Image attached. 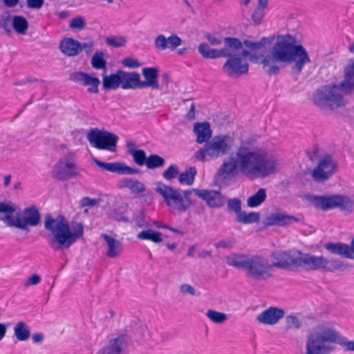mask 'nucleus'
Returning a JSON list of instances; mask_svg holds the SVG:
<instances>
[{
  "label": "nucleus",
  "instance_id": "obj_15",
  "mask_svg": "<svg viewBox=\"0 0 354 354\" xmlns=\"http://www.w3.org/2000/svg\"><path fill=\"white\" fill-rule=\"evenodd\" d=\"M41 214L38 208L35 205H31L24 209L21 217L20 213L17 212L15 223L12 225H14V227L29 231L28 227L37 226L41 223Z\"/></svg>",
  "mask_w": 354,
  "mask_h": 354
},
{
  "label": "nucleus",
  "instance_id": "obj_16",
  "mask_svg": "<svg viewBox=\"0 0 354 354\" xmlns=\"http://www.w3.org/2000/svg\"><path fill=\"white\" fill-rule=\"evenodd\" d=\"M299 221L300 218L298 217L289 215L284 211L277 210L267 216L264 218L263 224L266 227L270 226L288 227Z\"/></svg>",
  "mask_w": 354,
  "mask_h": 354
},
{
  "label": "nucleus",
  "instance_id": "obj_44",
  "mask_svg": "<svg viewBox=\"0 0 354 354\" xmlns=\"http://www.w3.org/2000/svg\"><path fill=\"white\" fill-rule=\"evenodd\" d=\"M12 17L9 11L2 13L0 17V27L3 28L8 34L12 32Z\"/></svg>",
  "mask_w": 354,
  "mask_h": 354
},
{
  "label": "nucleus",
  "instance_id": "obj_29",
  "mask_svg": "<svg viewBox=\"0 0 354 354\" xmlns=\"http://www.w3.org/2000/svg\"><path fill=\"white\" fill-rule=\"evenodd\" d=\"M100 236L106 243V255L110 258H115L120 256L122 250L121 243L106 234H102Z\"/></svg>",
  "mask_w": 354,
  "mask_h": 354
},
{
  "label": "nucleus",
  "instance_id": "obj_13",
  "mask_svg": "<svg viewBox=\"0 0 354 354\" xmlns=\"http://www.w3.org/2000/svg\"><path fill=\"white\" fill-rule=\"evenodd\" d=\"M299 250L275 251L272 253V267L280 269L297 270L299 267Z\"/></svg>",
  "mask_w": 354,
  "mask_h": 354
},
{
  "label": "nucleus",
  "instance_id": "obj_57",
  "mask_svg": "<svg viewBox=\"0 0 354 354\" xmlns=\"http://www.w3.org/2000/svg\"><path fill=\"white\" fill-rule=\"evenodd\" d=\"M180 291L183 294H189L191 295H196L195 288L189 284L183 283L180 286Z\"/></svg>",
  "mask_w": 354,
  "mask_h": 354
},
{
  "label": "nucleus",
  "instance_id": "obj_11",
  "mask_svg": "<svg viewBox=\"0 0 354 354\" xmlns=\"http://www.w3.org/2000/svg\"><path fill=\"white\" fill-rule=\"evenodd\" d=\"M155 192L162 197L165 204L171 209L186 212V207L183 204L182 189L158 181L156 183Z\"/></svg>",
  "mask_w": 354,
  "mask_h": 354
},
{
  "label": "nucleus",
  "instance_id": "obj_34",
  "mask_svg": "<svg viewBox=\"0 0 354 354\" xmlns=\"http://www.w3.org/2000/svg\"><path fill=\"white\" fill-rule=\"evenodd\" d=\"M15 335L19 341H26L30 336V329L24 322H18L14 328Z\"/></svg>",
  "mask_w": 354,
  "mask_h": 354
},
{
  "label": "nucleus",
  "instance_id": "obj_36",
  "mask_svg": "<svg viewBox=\"0 0 354 354\" xmlns=\"http://www.w3.org/2000/svg\"><path fill=\"white\" fill-rule=\"evenodd\" d=\"M261 215L259 212H252L247 213L245 211H242L240 214L236 216V221L243 224H252L259 221Z\"/></svg>",
  "mask_w": 354,
  "mask_h": 354
},
{
  "label": "nucleus",
  "instance_id": "obj_23",
  "mask_svg": "<svg viewBox=\"0 0 354 354\" xmlns=\"http://www.w3.org/2000/svg\"><path fill=\"white\" fill-rule=\"evenodd\" d=\"M145 81L140 80L142 88L150 87L153 89H160L158 84V68L156 67H147L142 70Z\"/></svg>",
  "mask_w": 354,
  "mask_h": 354
},
{
  "label": "nucleus",
  "instance_id": "obj_14",
  "mask_svg": "<svg viewBox=\"0 0 354 354\" xmlns=\"http://www.w3.org/2000/svg\"><path fill=\"white\" fill-rule=\"evenodd\" d=\"M337 162L330 155H326L311 171V177L319 183L327 181L336 172Z\"/></svg>",
  "mask_w": 354,
  "mask_h": 354
},
{
  "label": "nucleus",
  "instance_id": "obj_54",
  "mask_svg": "<svg viewBox=\"0 0 354 354\" xmlns=\"http://www.w3.org/2000/svg\"><path fill=\"white\" fill-rule=\"evenodd\" d=\"M86 26V22L82 17H76L70 21L69 26L73 29L82 30Z\"/></svg>",
  "mask_w": 354,
  "mask_h": 354
},
{
  "label": "nucleus",
  "instance_id": "obj_37",
  "mask_svg": "<svg viewBox=\"0 0 354 354\" xmlns=\"http://www.w3.org/2000/svg\"><path fill=\"white\" fill-rule=\"evenodd\" d=\"M266 190L264 188L259 189L257 192L250 196L247 200V205L250 207H255L260 205L266 199Z\"/></svg>",
  "mask_w": 354,
  "mask_h": 354
},
{
  "label": "nucleus",
  "instance_id": "obj_6",
  "mask_svg": "<svg viewBox=\"0 0 354 354\" xmlns=\"http://www.w3.org/2000/svg\"><path fill=\"white\" fill-rule=\"evenodd\" d=\"M306 199L310 205L324 212L338 209L344 214H350L354 211V200L346 194H309Z\"/></svg>",
  "mask_w": 354,
  "mask_h": 354
},
{
  "label": "nucleus",
  "instance_id": "obj_63",
  "mask_svg": "<svg viewBox=\"0 0 354 354\" xmlns=\"http://www.w3.org/2000/svg\"><path fill=\"white\" fill-rule=\"evenodd\" d=\"M93 41L81 44L82 50L84 49L86 54H89L93 50Z\"/></svg>",
  "mask_w": 354,
  "mask_h": 354
},
{
  "label": "nucleus",
  "instance_id": "obj_41",
  "mask_svg": "<svg viewBox=\"0 0 354 354\" xmlns=\"http://www.w3.org/2000/svg\"><path fill=\"white\" fill-rule=\"evenodd\" d=\"M165 164V160L157 154H151L147 157L145 163L149 169H154L156 168L162 167Z\"/></svg>",
  "mask_w": 354,
  "mask_h": 354
},
{
  "label": "nucleus",
  "instance_id": "obj_1",
  "mask_svg": "<svg viewBox=\"0 0 354 354\" xmlns=\"http://www.w3.org/2000/svg\"><path fill=\"white\" fill-rule=\"evenodd\" d=\"M248 57L253 62L261 63L263 70L269 75L277 74L279 71V64H290L294 61L295 64L292 71L293 73L298 75L304 65L310 62L304 47L299 44L296 45L292 37L288 35L279 37L270 53L266 56L245 49L239 56L228 58L222 67L223 73L232 78L247 74L249 64L243 59Z\"/></svg>",
  "mask_w": 354,
  "mask_h": 354
},
{
  "label": "nucleus",
  "instance_id": "obj_48",
  "mask_svg": "<svg viewBox=\"0 0 354 354\" xmlns=\"http://www.w3.org/2000/svg\"><path fill=\"white\" fill-rule=\"evenodd\" d=\"M227 210L234 212L236 216L241 213V201L239 198H230L227 201Z\"/></svg>",
  "mask_w": 354,
  "mask_h": 354
},
{
  "label": "nucleus",
  "instance_id": "obj_56",
  "mask_svg": "<svg viewBox=\"0 0 354 354\" xmlns=\"http://www.w3.org/2000/svg\"><path fill=\"white\" fill-rule=\"evenodd\" d=\"M234 245V241L232 239H225L219 241L216 245V248H230Z\"/></svg>",
  "mask_w": 354,
  "mask_h": 354
},
{
  "label": "nucleus",
  "instance_id": "obj_33",
  "mask_svg": "<svg viewBox=\"0 0 354 354\" xmlns=\"http://www.w3.org/2000/svg\"><path fill=\"white\" fill-rule=\"evenodd\" d=\"M15 212L13 206L6 203H0V220L3 221L8 227H14L15 218L12 214Z\"/></svg>",
  "mask_w": 354,
  "mask_h": 354
},
{
  "label": "nucleus",
  "instance_id": "obj_52",
  "mask_svg": "<svg viewBox=\"0 0 354 354\" xmlns=\"http://www.w3.org/2000/svg\"><path fill=\"white\" fill-rule=\"evenodd\" d=\"M346 266L345 264L339 260H331L329 261V264L326 267L325 271L334 272L335 270H344Z\"/></svg>",
  "mask_w": 354,
  "mask_h": 354
},
{
  "label": "nucleus",
  "instance_id": "obj_19",
  "mask_svg": "<svg viewBox=\"0 0 354 354\" xmlns=\"http://www.w3.org/2000/svg\"><path fill=\"white\" fill-rule=\"evenodd\" d=\"M93 162L102 170L117 173L120 175H132L140 173L139 169L130 167L122 162H105L97 159H94Z\"/></svg>",
  "mask_w": 354,
  "mask_h": 354
},
{
  "label": "nucleus",
  "instance_id": "obj_9",
  "mask_svg": "<svg viewBox=\"0 0 354 354\" xmlns=\"http://www.w3.org/2000/svg\"><path fill=\"white\" fill-rule=\"evenodd\" d=\"M270 42L268 37H263L259 41L252 42L245 39L243 42L236 37H227L223 39L224 46L219 49L221 57H234L239 56L244 45L251 53L257 52L265 47L266 44Z\"/></svg>",
  "mask_w": 354,
  "mask_h": 354
},
{
  "label": "nucleus",
  "instance_id": "obj_38",
  "mask_svg": "<svg viewBox=\"0 0 354 354\" xmlns=\"http://www.w3.org/2000/svg\"><path fill=\"white\" fill-rule=\"evenodd\" d=\"M137 237L140 240H150L156 243L162 241V234L153 230H143L137 235Z\"/></svg>",
  "mask_w": 354,
  "mask_h": 354
},
{
  "label": "nucleus",
  "instance_id": "obj_10",
  "mask_svg": "<svg viewBox=\"0 0 354 354\" xmlns=\"http://www.w3.org/2000/svg\"><path fill=\"white\" fill-rule=\"evenodd\" d=\"M86 138L90 145L94 148L111 152L117 151L119 137L110 131L98 128H92L88 131Z\"/></svg>",
  "mask_w": 354,
  "mask_h": 354
},
{
  "label": "nucleus",
  "instance_id": "obj_35",
  "mask_svg": "<svg viewBox=\"0 0 354 354\" xmlns=\"http://www.w3.org/2000/svg\"><path fill=\"white\" fill-rule=\"evenodd\" d=\"M12 26L16 32L25 35L28 28V22L24 17L16 15L12 17Z\"/></svg>",
  "mask_w": 354,
  "mask_h": 354
},
{
  "label": "nucleus",
  "instance_id": "obj_46",
  "mask_svg": "<svg viewBox=\"0 0 354 354\" xmlns=\"http://www.w3.org/2000/svg\"><path fill=\"white\" fill-rule=\"evenodd\" d=\"M179 174L178 166L176 164L171 165L162 173V177L167 180H171L176 178Z\"/></svg>",
  "mask_w": 354,
  "mask_h": 354
},
{
  "label": "nucleus",
  "instance_id": "obj_3",
  "mask_svg": "<svg viewBox=\"0 0 354 354\" xmlns=\"http://www.w3.org/2000/svg\"><path fill=\"white\" fill-rule=\"evenodd\" d=\"M44 228L49 232L47 242L55 251L69 248L83 236L82 223L73 222L70 225L64 216L54 218L50 213L44 217Z\"/></svg>",
  "mask_w": 354,
  "mask_h": 354
},
{
  "label": "nucleus",
  "instance_id": "obj_24",
  "mask_svg": "<svg viewBox=\"0 0 354 354\" xmlns=\"http://www.w3.org/2000/svg\"><path fill=\"white\" fill-rule=\"evenodd\" d=\"M181 43L182 39L176 34H172L168 38L163 35H158L155 39L154 46L158 50H164L166 48L175 49Z\"/></svg>",
  "mask_w": 354,
  "mask_h": 354
},
{
  "label": "nucleus",
  "instance_id": "obj_39",
  "mask_svg": "<svg viewBox=\"0 0 354 354\" xmlns=\"http://www.w3.org/2000/svg\"><path fill=\"white\" fill-rule=\"evenodd\" d=\"M196 175V169L194 167H189L186 171L179 173L178 181L182 185H192Z\"/></svg>",
  "mask_w": 354,
  "mask_h": 354
},
{
  "label": "nucleus",
  "instance_id": "obj_30",
  "mask_svg": "<svg viewBox=\"0 0 354 354\" xmlns=\"http://www.w3.org/2000/svg\"><path fill=\"white\" fill-rule=\"evenodd\" d=\"M118 187L119 188H128L133 194H140L146 189V186L144 183L131 178H124L119 180Z\"/></svg>",
  "mask_w": 354,
  "mask_h": 354
},
{
  "label": "nucleus",
  "instance_id": "obj_7",
  "mask_svg": "<svg viewBox=\"0 0 354 354\" xmlns=\"http://www.w3.org/2000/svg\"><path fill=\"white\" fill-rule=\"evenodd\" d=\"M344 94L341 83L324 85L315 91L313 101L321 109L334 110L345 105Z\"/></svg>",
  "mask_w": 354,
  "mask_h": 354
},
{
  "label": "nucleus",
  "instance_id": "obj_64",
  "mask_svg": "<svg viewBox=\"0 0 354 354\" xmlns=\"http://www.w3.org/2000/svg\"><path fill=\"white\" fill-rule=\"evenodd\" d=\"M186 117L189 120L195 119V104L194 103L192 102L191 104L190 109H189L188 113H187Z\"/></svg>",
  "mask_w": 354,
  "mask_h": 354
},
{
  "label": "nucleus",
  "instance_id": "obj_31",
  "mask_svg": "<svg viewBox=\"0 0 354 354\" xmlns=\"http://www.w3.org/2000/svg\"><path fill=\"white\" fill-rule=\"evenodd\" d=\"M344 78L341 86L345 93H349L354 90V62L344 68Z\"/></svg>",
  "mask_w": 354,
  "mask_h": 354
},
{
  "label": "nucleus",
  "instance_id": "obj_26",
  "mask_svg": "<svg viewBox=\"0 0 354 354\" xmlns=\"http://www.w3.org/2000/svg\"><path fill=\"white\" fill-rule=\"evenodd\" d=\"M121 87L123 89L142 88L140 75L138 72H125L121 70Z\"/></svg>",
  "mask_w": 354,
  "mask_h": 354
},
{
  "label": "nucleus",
  "instance_id": "obj_55",
  "mask_svg": "<svg viewBox=\"0 0 354 354\" xmlns=\"http://www.w3.org/2000/svg\"><path fill=\"white\" fill-rule=\"evenodd\" d=\"M122 64L130 68H136L140 66V63L137 60L132 57H126L122 59Z\"/></svg>",
  "mask_w": 354,
  "mask_h": 354
},
{
  "label": "nucleus",
  "instance_id": "obj_5",
  "mask_svg": "<svg viewBox=\"0 0 354 354\" xmlns=\"http://www.w3.org/2000/svg\"><path fill=\"white\" fill-rule=\"evenodd\" d=\"M336 330L322 325L309 333L305 354H329L335 350Z\"/></svg>",
  "mask_w": 354,
  "mask_h": 354
},
{
  "label": "nucleus",
  "instance_id": "obj_28",
  "mask_svg": "<svg viewBox=\"0 0 354 354\" xmlns=\"http://www.w3.org/2000/svg\"><path fill=\"white\" fill-rule=\"evenodd\" d=\"M194 132L197 136L196 141L199 144L207 142L212 134L209 123L207 122L195 123L194 125Z\"/></svg>",
  "mask_w": 354,
  "mask_h": 354
},
{
  "label": "nucleus",
  "instance_id": "obj_53",
  "mask_svg": "<svg viewBox=\"0 0 354 354\" xmlns=\"http://www.w3.org/2000/svg\"><path fill=\"white\" fill-rule=\"evenodd\" d=\"M195 190H199L198 189H188V190H182V199H183V204L185 205L186 207V211L190 207V206L192 204V201L190 198V195L194 192Z\"/></svg>",
  "mask_w": 354,
  "mask_h": 354
},
{
  "label": "nucleus",
  "instance_id": "obj_8",
  "mask_svg": "<svg viewBox=\"0 0 354 354\" xmlns=\"http://www.w3.org/2000/svg\"><path fill=\"white\" fill-rule=\"evenodd\" d=\"M232 149V140L227 136H217L205 143L203 148L195 153L200 160L216 159L229 154Z\"/></svg>",
  "mask_w": 354,
  "mask_h": 354
},
{
  "label": "nucleus",
  "instance_id": "obj_27",
  "mask_svg": "<svg viewBox=\"0 0 354 354\" xmlns=\"http://www.w3.org/2000/svg\"><path fill=\"white\" fill-rule=\"evenodd\" d=\"M324 248L329 252L337 254L342 257L353 259V256L350 252V245L343 243L328 242L324 244Z\"/></svg>",
  "mask_w": 354,
  "mask_h": 354
},
{
  "label": "nucleus",
  "instance_id": "obj_49",
  "mask_svg": "<svg viewBox=\"0 0 354 354\" xmlns=\"http://www.w3.org/2000/svg\"><path fill=\"white\" fill-rule=\"evenodd\" d=\"M106 43L108 46L119 48L124 46L127 43V40L123 37L112 36L106 39Z\"/></svg>",
  "mask_w": 354,
  "mask_h": 354
},
{
  "label": "nucleus",
  "instance_id": "obj_59",
  "mask_svg": "<svg viewBox=\"0 0 354 354\" xmlns=\"http://www.w3.org/2000/svg\"><path fill=\"white\" fill-rule=\"evenodd\" d=\"M27 6L29 8L39 9L44 3V0H26Z\"/></svg>",
  "mask_w": 354,
  "mask_h": 354
},
{
  "label": "nucleus",
  "instance_id": "obj_21",
  "mask_svg": "<svg viewBox=\"0 0 354 354\" xmlns=\"http://www.w3.org/2000/svg\"><path fill=\"white\" fill-rule=\"evenodd\" d=\"M284 315L285 312L283 309L270 306L259 314L257 320L261 324L272 326L277 324Z\"/></svg>",
  "mask_w": 354,
  "mask_h": 354
},
{
  "label": "nucleus",
  "instance_id": "obj_58",
  "mask_svg": "<svg viewBox=\"0 0 354 354\" xmlns=\"http://www.w3.org/2000/svg\"><path fill=\"white\" fill-rule=\"evenodd\" d=\"M97 204V201L95 198H91L89 197H84L80 201V205L82 207L90 206L94 207Z\"/></svg>",
  "mask_w": 354,
  "mask_h": 354
},
{
  "label": "nucleus",
  "instance_id": "obj_12",
  "mask_svg": "<svg viewBox=\"0 0 354 354\" xmlns=\"http://www.w3.org/2000/svg\"><path fill=\"white\" fill-rule=\"evenodd\" d=\"M74 154L68 153L59 159L52 170V176L59 181L68 180L78 176Z\"/></svg>",
  "mask_w": 354,
  "mask_h": 354
},
{
  "label": "nucleus",
  "instance_id": "obj_62",
  "mask_svg": "<svg viewBox=\"0 0 354 354\" xmlns=\"http://www.w3.org/2000/svg\"><path fill=\"white\" fill-rule=\"evenodd\" d=\"M135 332H136V336L134 338L136 341L139 340L144 335L145 327L142 325H140V326L136 327Z\"/></svg>",
  "mask_w": 354,
  "mask_h": 354
},
{
  "label": "nucleus",
  "instance_id": "obj_50",
  "mask_svg": "<svg viewBox=\"0 0 354 354\" xmlns=\"http://www.w3.org/2000/svg\"><path fill=\"white\" fill-rule=\"evenodd\" d=\"M267 6L258 5L257 8L254 10L252 15V19L254 24H261L263 17H264L265 12L264 10Z\"/></svg>",
  "mask_w": 354,
  "mask_h": 354
},
{
  "label": "nucleus",
  "instance_id": "obj_45",
  "mask_svg": "<svg viewBox=\"0 0 354 354\" xmlns=\"http://www.w3.org/2000/svg\"><path fill=\"white\" fill-rule=\"evenodd\" d=\"M335 344H337L345 348L346 351H354V341H349L346 337L342 336L336 331Z\"/></svg>",
  "mask_w": 354,
  "mask_h": 354
},
{
  "label": "nucleus",
  "instance_id": "obj_2",
  "mask_svg": "<svg viewBox=\"0 0 354 354\" xmlns=\"http://www.w3.org/2000/svg\"><path fill=\"white\" fill-rule=\"evenodd\" d=\"M279 165V160L271 153L241 145L223 162L216 179L230 180L239 172L252 180L264 178L274 174Z\"/></svg>",
  "mask_w": 354,
  "mask_h": 354
},
{
  "label": "nucleus",
  "instance_id": "obj_18",
  "mask_svg": "<svg viewBox=\"0 0 354 354\" xmlns=\"http://www.w3.org/2000/svg\"><path fill=\"white\" fill-rule=\"evenodd\" d=\"M128 347L127 335L112 338L99 350L97 354H125Z\"/></svg>",
  "mask_w": 354,
  "mask_h": 354
},
{
  "label": "nucleus",
  "instance_id": "obj_22",
  "mask_svg": "<svg viewBox=\"0 0 354 354\" xmlns=\"http://www.w3.org/2000/svg\"><path fill=\"white\" fill-rule=\"evenodd\" d=\"M195 194L203 200L205 201L207 205L214 208H219L224 205L225 197L220 192L214 190H195Z\"/></svg>",
  "mask_w": 354,
  "mask_h": 354
},
{
  "label": "nucleus",
  "instance_id": "obj_20",
  "mask_svg": "<svg viewBox=\"0 0 354 354\" xmlns=\"http://www.w3.org/2000/svg\"><path fill=\"white\" fill-rule=\"evenodd\" d=\"M69 79L82 86H89L88 92L91 93H97L99 92L98 86L100 81L98 77H93L88 73L84 72H75L70 75Z\"/></svg>",
  "mask_w": 354,
  "mask_h": 354
},
{
  "label": "nucleus",
  "instance_id": "obj_17",
  "mask_svg": "<svg viewBox=\"0 0 354 354\" xmlns=\"http://www.w3.org/2000/svg\"><path fill=\"white\" fill-rule=\"evenodd\" d=\"M299 267L308 270H324L329 264V260L323 256H315L310 253L300 252Z\"/></svg>",
  "mask_w": 354,
  "mask_h": 354
},
{
  "label": "nucleus",
  "instance_id": "obj_61",
  "mask_svg": "<svg viewBox=\"0 0 354 354\" xmlns=\"http://www.w3.org/2000/svg\"><path fill=\"white\" fill-rule=\"evenodd\" d=\"M41 281V277L37 274L31 275L24 283V286L28 287L31 285H37Z\"/></svg>",
  "mask_w": 354,
  "mask_h": 354
},
{
  "label": "nucleus",
  "instance_id": "obj_40",
  "mask_svg": "<svg viewBox=\"0 0 354 354\" xmlns=\"http://www.w3.org/2000/svg\"><path fill=\"white\" fill-rule=\"evenodd\" d=\"M199 53L206 59H216L221 57L219 49H213L207 44L203 43L198 46Z\"/></svg>",
  "mask_w": 354,
  "mask_h": 354
},
{
  "label": "nucleus",
  "instance_id": "obj_51",
  "mask_svg": "<svg viewBox=\"0 0 354 354\" xmlns=\"http://www.w3.org/2000/svg\"><path fill=\"white\" fill-rule=\"evenodd\" d=\"M287 329H299L301 327V322L295 315H288L286 318Z\"/></svg>",
  "mask_w": 354,
  "mask_h": 354
},
{
  "label": "nucleus",
  "instance_id": "obj_25",
  "mask_svg": "<svg viewBox=\"0 0 354 354\" xmlns=\"http://www.w3.org/2000/svg\"><path fill=\"white\" fill-rule=\"evenodd\" d=\"M81 43L71 37L64 38L59 44V49L62 53L74 57L82 52Z\"/></svg>",
  "mask_w": 354,
  "mask_h": 354
},
{
  "label": "nucleus",
  "instance_id": "obj_4",
  "mask_svg": "<svg viewBox=\"0 0 354 354\" xmlns=\"http://www.w3.org/2000/svg\"><path fill=\"white\" fill-rule=\"evenodd\" d=\"M226 263L242 270L247 277L255 280H266L272 276V266L259 255L231 254L226 257Z\"/></svg>",
  "mask_w": 354,
  "mask_h": 354
},
{
  "label": "nucleus",
  "instance_id": "obj_42",
  "mask_svg": "<svg viewBox=\"0 0 354 354\" xmlns=\"http://www.w3.org/2000/svg\"><path fill=\"white\" fill-rule=\"evenodd\" d=\"M205 315L209 320L217 324H223L227 319V316L225 313L212 309L208 310Z\"/></svg>",
  "mask_w": 354,
  "mask_h": 354
},
{
  "label": "nucleus",
  "instance_id": "obj_60",
  "mask_svg": "<svg viewBox=\"0 0 354 354\" xmlns=\"http://www.w3.org/2000/svg\"><path fill=\"white\" fill-rule=\"evenodd\" d=\"M205 38L212 46H219L222 44V41L219 38L209 32L205 34Z\"/></svg>",
  "mask_w": 354,
  "mask_h": 354
},
{
  "label": "nucleus",
  "instance_id": "obj_32",
  "mask_svg": "<svg viewBox=\"0 0 354 354\" xmlns=\"http://www.w3.org/2000/svg\"><path fill=\"white\" fill-rule=\"evenodd\" d=\"M121 70H118L115 73L111 74L107 76L104 74L102 88L104 91H109L111 89H117L121 85Z\"/></svg>",
  "mask_w": 354,
  "mask_h": 354
},
{
  "label": "nucleus",
  "instance_id": "obj_47",
  "mask_svg": "<svg viewBox=\"0 0 354 354\" xmlns=\"http://www.w3.org/2000/svg\"><path fill=\"white\" fill-rule=\"evenodd\" d=\"M131 155L132 156L136 164L139 166L145 165L147 157L146 156L145 151L142 149H137L136 151H131Z\"/></svg>",
  "mask_w": 354,
  "mask_h": 354
},
{
  "label": "nucleus",
  "instance_id": "obj_43",
  "mask_svg": "<svg viewBox=\"0 0 354 354\" xmlns=\"http://www.w3.org/2000/svg\"><path fill=\"white\" fill-rule=\"evenodd\" d=\"M104 53L102 51H96L93 55L91 64L95 69H106V62L104 59Z\"/></svg>",
  "mask_w": 354,
  "mask_h": 354
}]
</instances>
